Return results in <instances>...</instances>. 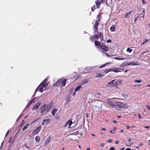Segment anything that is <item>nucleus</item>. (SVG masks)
Returning <instances> with one entry per match:
<instances>
[{
	"label": "nucleus",
	"mask_w": 150,
	"mask_h": 150,
	"mask_svg": "<svg viewBox=\"0 0 150 150\" xmlns=\"http://www.w3.org/2000/svg\"><path fill=\"white\" fill-rule=\"evenodd\" d=\"M123 96L125 98H126L127 97H128V96L127 95V94H125L123 95Z\"/></svg>",
	"instance_id": "nucleus-47"
},
{
	"label": "nucleus",
	"mask_w": 150,
	"mask_h": 150,
	"mask_svg": "<svg viewBox=\"0 0 150 150\" xmlns=\"http://www.w3.org/2000/svg\"><path fill=\"white\" fill-rule=\"evenodd\" d=\"M100 2L101 4H103L106 2V4L108 5V3L106 0H101V2Z\"/></svg>",
	"instance_id": "nucleus-33"
},
{
	"label": "nucleus",
	"mask_w": 150,
	"mask_h": 150,
	"mask_svg": "<svg viewBox=\"0 0 150 150\" xmlns=\"http://www.w3.org/2000/svg\"><path fill=\"white\" fill-rule=\"evenodd\" d=\"M24 123V120H23L21 122V124L19 125V127H21L23 125Z\"/></svg>",
	"instance_id": "nucleus-40"
},
{
	"label": "nucleus",
	"mask_w": 150,
	"mask_h": 150,
	"mask_svg": "<svg viewBox=\"0 0 150 150\" xmlns=\"http://www.w3.org/2000/svg\"><path fill=\"white\" fill-rule=\"evenodd\" d=\"M93 36L94 37L95 39L98 40V39L99 38L98 36L97 35H94Z\"/></svg>",
	"instance_id": "nucleus-38"
},
{
	"label": "nucleus",
	"mask_w": 150,
	"mask_h": 150,
	"mask_svg": "<svg viewBox=\"0 0 150 150\" xmlns=\"http://www.w3.org/2000/svg\"><path fill=\"white\" fill-rule=\"evenodd\" d=\"M81 87V86L80 85L77 86L75 89V92L79 91Z\"/></svg>",
	"instance_id": "nucleus-19"
},
{
	"label": "nucleus",
	"mask_w": 150,
	"mask_h": 150,
	"mask_svg": "<svg viewBox=\"0 0 150 150\" xmlns=\"http://www.w3.org/2000/svg\"><path fill=\"white\" fill-rule=\"evenodd\" d=\"M109 64V63H105V64H103V65H101V66H100V67H99V68H103V67H105V66L106 64Z\"/></svg>",
	"instance_id": "nucleus-39"
},
{
	"label": "nucleus",
	"mask_w": 150,
	"mask_h": 150,
	"mask_svg": "<svg viewBox=\"0 0 150 150\" xmlns=\"http://www.w3.org/2000/svg\"><path fill=\"white\" fill-rule=\"evenodd\" d=\"M40 86H39L37 88H36V89L35 90V92L36 93L37 92V90L38 89V88H39V87H40Z\"/></svg>",
	"instance_id": "nucleus-57"
},
{
	"label": "nucleus",
	"mask_w": 150,
	"mask_h": 150,
	"mask_svg": "<svg viewBox=\"0 0 150 150\" xmlns=\"http://www.w3.org/2000/svg\"><path fill=\"white\" fill-rule=\"evenodd\" d=\"M132 11H131L126 13L124 16V18H129L130 16V15L132 13Z\"/></svg>",
	"instance_id": "nucleus-9"
},
{
	"label": "nucleus",
	"mask_w": 150,
	"mask_h": 150,
	"mask_svg": "<svg viewBox=\"0 0 150 150\" xmlns=\"http://www.w3.org/2000/svg\"><path fill=\"white\" fill-rule=\"evenodd\" d=\"M125 149V148L122 147V148H121L120 149V150H124Z\"/></svg>",
	"instance_id": "nucleus-64"
},
{
	"label": "nucleus",
	"mask_w": 150,
	"mask_h": 150,
	"mask_svg": "<svg viewBox=\"0 0 150 150\" xmlns=\"http://www.w3.org/2000/svg\"><path fill=\"white\" fill-rule=\"evenodd\" d=\"M9 130H8L7 131V132H6V134L5 135V137H6V136L8 135V134L9 133Z\"/></svg>",
	"instance_id": "nucleus-51"
},
{
	"label": "nucleus",
	"mask_w": 150,
	"mask_h": 150,
	"mask_svg": "<svg viewBox=\"0 0 150 150\" xmlns=\"http://www.w3.org/2000/svg\"><path fill=\"white\" fill-rule=\"evenodd\" d=\"M131 149L129 148H128L126 149L125 150H130Z\"/></svg>",
	"instance_id": "nucleus-60"
},
{
	"label": "nucleus",
	"mask_w": 150,
	"mask_h": 150,
	"mask_svg": "<svg viewBox=\"0 0 150 150\" xmlns=\"http://www.w3.org/2000/svg\"><path fill=\"white\" fill-rule=\"evenodd\" d=\"M60 82L59 81V79L58 81H57L56 83L54 84V86H59L60 84Z\"/></svg>",
	"instance_id": "nucleus-17"
},
{
	"label": "nucleus",
	"mask_w": 150,
	"mask_h": 150,
	"mask_svg": "<svg viewBox=\"0 0 150 150\" xmlns=\"http://www.w3.org/2000/svg\"><path fill=\"white\" fill-rule=\"evenodd\" d=\"M86 117L88 118V113H86Z\"/></svg>",
	"instance_id": "nucleus-62"
},
{
	"label": "nucleus",
	"mask_w": 150,
	"mask_h": 150,
	"mask_svg": "<svg viewBox=\"0 0 150 150\" xmlns=\"http://www.w3.org/2000/svg\"><path fill=\"white\" fill-rule=\"evenodd\" d=\"M129 63L130 65L135 66L138 65V64L135 63L134 62H130Z\"/></svg>",
	"instance_id": "nucleus-26"
},
{
	"label": "nucleus",
	"mask_w": 150,
	"mask_h": 150,
	"mask_svg": "<svg viewBox=\"0 0 150 150\" xmlns=\"http://www.w3.org/2000/svg\"><path fill=\"white\" fill-rule=\"evenodd\" d=\"M43 120L44 122H45V124H46L50 121V119H44Z\"/></svg>",
	"instance_id": "nucleus-24"
},
{
	"label": "nucleus",
	"mask_w": 150,
	"mask_h": 150,
	"mask_svg": "<svg viewBox=\"0 0 150 150\" xmlns=\"http://www.w3.org/2000/svg\"><path fill=\"white\" fill-rule=\"evenodd\" d=\"M71 98L70 96H68L66 98V100L67 102H69L70 101Z\"/></svg>",
	"instance_id": "nucleus-31"
},
{
	"label": "nucleus",
	"mask_w": 150,
	"mask_h": 150,
	"mask_svg": "<svg viewBox=\"0 0 150 150\" xmlns=\"http://www.w3.org/2000/svg\"><path fill=\"white\" fill-rule=\"evenodd\" d=\"M58 109L57 108H54L53 109V110L51 111V113L52 114V115L53 116H54L55 115V113L57 112L58 111Z\"/></svg>",
	"instance_id": "nucleus-14"
},
{
	"label": "nucleus",
	"mask_w": 150,
	"mask_h": 150,
	"mask_svg": "<svg viewBox=\"0 0 150 150\" xmlns=\"http://www.w3.org/2000/svg\"><path fill=\"white\" fill-rule=\"evenodd\" d=\"M111 42V39H109L107 40L108 43H110Z\"/></svg>",
	"instance_id": "nucleus-49"
},
{
	"label": "nucleus",
	"mask_w": 150,
	"mask_h": 150,
	"mask_svg": "<svg viewBox=\"0 0 150 150\" xmlns=\"http://www.w3.org/2000/svg\"><path fill=\"white\" fill-rule=\"evenodd\" d=\"M142 1L143 4H144L145 3V1H144V0H141Z\"/></svg>",
	"instance_id": "nucleus-61"
},
{
	"label": "nucleus",
	"mask_w": 150,
	"mask_h": 150,
	"mask_svg": "<svg viewBox=\"0 0 150 150\" xmlns=\"http://www.w3.org/2000/svg\"><path fill=\"white\" fill-rule=\"evenodd\" d=\"M33 102V103H34V102H35L34 99V98L32 100H30V101L29 102V103H30L31 104Z\"/></svg>",
	"instance_id": "nucleus-43"
},
{
	"label": "nucleus",
	"mask_w": 150,
	"mask_h": 150,
	"mask_svg": "<svg viewBox=\"0 0 150 150\" xmlns=\"http://www.w3.org/2000/svg\"><path fill=\"white\" fill-rule=\"evenodd\" d=\"M101 130H105L106 129L105 128H102L101 129Z\"/></svg>",
	"instance_id": "nucleus-63"
},
{
	"label": "nucleus",
	"mask_w": 150,
	"mask_h": 150,
	"mask_svg": "<svg viewBox=\"0 0 150 150\" xmlns=\"http://www.w3.org/2000/svg\"><path fill=\"white\" fill-rule=\"evenodd\" d=\"M127 51V52H128L129 53L131 52L132 51V50L131 49H130L129 48H128L126 50Z\"/></svg>",
	"instance_id": "nucleus-37"
},
{
	"label": "nucleus",
	"mask_w": 150,
	"mask_h": 150,
	"mask_svg": "<svg viewBox=\"0 0 150 150\" xmlns=\"http://www.w3.org/2000/svg\"><path fill=\"white\" fill-rule=\"evenodd\" d=\"M138 17H139L138 16H137V17H136L135 18V20H134V22L135 23L136 21L138 19Z\"/></svg>",
	"instance_id": "nucleus-50"
},
{
	"label": "nucleus",
	"mask_w": 150,
	"mask_h": 150,
	"mask_svg": "<svg viewBox=\"0 0 150 150\" xmlns=\"http://www.w3.org/2000/svg\"><path fill=\"white\" fill-rule=\"evenodd\" d=\"M139 16H140V18H139V19H140L141 20H142V21H143V20H144V18H143V17H142V15H140V14L139 15Z\"/></svg>",
	"instance_id": "nucleus-42"
},
{
	"label": "nucleus",
	"mask_w": 150,
	"mask_h": 150,
	"mask_svg": "<svg viewBox=\"0 0 150 150\" xmlns=\"http://www.w3.org/2000/svg\"><path fill=\"white\" fill-rule=\"evenodd\" d=\"M142 80L141 79H139L138 80H135L134 82L135 83H140L141 82Z\"/></svg>",
	"instance_id": "nucleus-32"
},
{
	"label": "nucleus",
	"mask_w": 150,
	"mask_h": 150,
	"mask_svg": "<svg viewBox=\"0 0 150 150\" xmlns=\"http://www.w3.org/2000/svg\"><path fill=\"white\" fill-rule=\"evenodd\" d=\"M113 71L112 69L111 68V69H106L105 70V72L106 73H108V72H109V71Z\"/></svg>",
	"instance_id": "nucleus-22"
},
{
	"label": "nucleus",
	"mask_w": 150,
	"mask_h": 150,
	"mask_svg": "<svg viewBox=\"0 0 150 150\" xmlns=\"http://www.w3.org/2000/svg\"><path fill=\"white\" fill-rule=\"evenodd\" d=\"M59 81L62 87L65 86L67 81L66 79L61 78L59 79Z\"/></svg>",
	"instance_id": "nucleus-6"
},
{
	"label": "nucleus",
	"mask_w": 150,
	"mask_h": 150,
	"mask_svg": "<svg viewBox=\"0 0 150 150\" xmlns=\"http://www.w3.org/2000/svg\"><path fill=\"white\" fill-rule=\"evenodd\" d=\"M126 127L127 129H129L130 127L129 126H126Z\"/></svg>",
	"instance_id": "nucleus-55"
},
{
	"label": "nucleus",
	"mask_w": 150,
	"mask_h": 150,
	"mask_svg": "<svg viewBox=\"0 0 150 150\" xmlns=\"http://www.w3.org/2000/svg\"><path fill=\"white\" fill-rule=\"evenodd\" d=\"M31 105V103L28 102V103L27 104V108L29 107Z\"/></svg>",
	"instance_id": "nucleus-48"
},
{
	"label": "nucleus",
	"mask_w": 150,
	"mask_h": 150,
	"mask_svg": "<svg viewBox=\"0 0 150 150\" xmlns=\"http://www.w3.org/2000/svg\"><path fill=\"white\" fill-rule=\"evenodd\" d=\"M51 136H49L47 139L46 141L45 142L44 144L45 145L49 143L50 141L51 140Z\"/></svg>",
	"instance_id": "nucleus-11"
},
{
	"label": "nucleus",
	"mask_w": 150,
	"mask_h": 150,
	"mask_svg": "<svg viewBox=\"0 0 150 150\" xmlns=\"http://www.w3.org/2000/svg\"><path fill=\"white\" fill-rule=\"evenodd\" d=\"M40 117H39V118H38L37 119V120H35L33 121L32 122V123H35V122H36V121H37L38 120L40 119Z\"/></svg>",
	"instance_id": "nucleus-44"
},
{
	"label": "nucleus",
	"mask_w": 150,
	"mask_h": 150,
	"mask_svg": "<svg viewBox=\"0 0 150 150\" xmlns=\"http://www.w3.org/2000/svg\"><path fill=\"white\" fill-rule=\"evenodd\" d=\"M35 139L37 142H39L40 140V138L38 136H37L35 137Z\"/></svg>",
	"instance_id": "nucleus-25"
},
{
	"label": "nucleus",
	"mask_w": 150,
	"mask_h": 150,
	"mask_svg": "<svg viewBox=\"0 0 150 150\" xmlns=\"http://www.w3.org/2000/svg\"><path fill=\"white\" fill-rule=\"evenodd\" d=\"M90 39L91 41L92 42L93 41L95 40L94 38L93 35L92 36H91V37L90 38Z\"/></svg>",
	"instance_id": "nucleus-36"
},
{
	"label": "nucleus",
	"mask_w": 150,
	"mask_h": 150,
	"mask_svg": "<svg viewBox=\"0 0 150 150\" xmlns=\"http://www.w3.org/2000/svg\"><path fill=\"white\" fill-rule=\"evenodd\" d=\"M42 86L39 88V91L41 92H43V88L44 87H45V85H41Z\"/></svg>",
	"instance_id": "nucleus-20"
},
{
	"label": "nucleus",
	"mask_w": 150,
	"mask_h": 150,
	"mask_svg": "<svg viewBox=\"0 0 150 150\" xmlns=\"http://www.w3.org/2000/svg\"><path fill=\"white\" fill-rule=\"evenodd\" d=\"M95 9V6L94 5L93 7H91V11L92 12H93L94 10V9Z\"/></svg>",
	"instance_id": "nucleus-41"
},
{
	"label": "nucleus",
	"mask_w": 150,
	"mask_h": 150,
	"mask_svg": "<svg viewBox=\"0 0 150 150\" xmlns=\"http://www.w3.org/2000/svg\"><path fill=\"white\" fill-rule=\"evenodd\" d=\"M117 107L120 108H127L128 107V105L127 103L118 102Z\"/></svg>",
	"instance_id": "nucleus-3"
},
{
	"label": "nucleus",
	"mask_w": 150,
	"mask_h": 150,
	"mask_svg": "<svg viewBox=\"0 0 150 150\" xmlns=\"http://www.w3.org/2000/svg\"><path fill=\"white\" fill-rule=\"evenodd\" d=\"M116 127H114L112 130H111L110 131V133L112 134H114L115 133V131L116 130Z\"/></svg>",
	"instance_id": "nucleus-21"
},
{
	"label": "nucleus",
	"mask_w": 150,
	"mask_h": 150,
	"mask_svg": "<svg viewBox=\"0 0 150 150\" xmlns=\"http://www.w3.org/2000/svg\"><path fill=\"white\" fill-rule=\"evenodd\" d=\"M125 66H129L130 65H129V63H126V64H125Z\"/></svg>",
	"instance_id": "nucleus-54"
},
{
	"label": "nucleus",
	"mask_w": 150,
	"mask_h": 150,
	"mask_svg": "<svg viewBox=\"0 0 150 150\" xmlns=\"http://www.w3.org/2000/svg\"><path fill=\"white\" fill-rule=\"evenodd\" d=\"M112 141V140L111 139H109L107 141V142L109 143H111Z\"/></svg>",
	"instance_id": "nucleus-45"
},
{
	"label": "nucleus",
	"mask_w": 150,
	"mask_h": 150,
	"mask_svg": "<svg viewBox=\"0 0 150 150\" xmlns=\"http://www.w3.org/2000/svg\"><path fill=\"white\" fill-rule=\"evenodd\" d=\"M29 124L28 123L22 129V131H25L26 129H27L28 127V126L29 125Z\"/></svg>",
	"instance_id": "nucleus-23"
},
{
	"label": "nucleus",
	"mask_w": 150,
	"mask_h": 150,
	"mask_svg": "<svg viewBox=\"0 0 150 150\" xmlns=\"http://www.w3.org/2000/svg\"><path fill=\"white\" fill-rule=\"evenodd\" d=\"M110 150H115V149L114 147H111L110 148Z\"/></svg>",
	"instance_id": "nucleus-52"
},
{
	"label": "nucleus",
	"mask_w": 150,
	"mask_h": 150,
	"mask_svg": "<svg viewBox=\"0 0 150 150\" xmlns=\"http://www.w3.org/2000/svg\"><path fill=\"white\" fill-rule=\"evenodd\" d=\"M114 80H113L110 82L108 83V84H110L112 85V86L110 87L111 88L112 87H116L117 85H118V83H119L120 81H117L115 83H113V82L114 81Z\"/></svg>",
	"instance_id": "nucleus-7"
},
{
	"label": "nucleus",
	"mask_w": 150,
	"mask_h": 150,
	"mask_svg": "<svg viewBox=\"0 0 150 150\" xmlns=\"http://www.w3.org/2000/svg\"><path fill=\"white\" fill-rule=\"evenodd\" d=\"M51 104H50V103H49L47 105L46 104V106H45L46 109L47 110V112L48 111H49L50 108H51Z\"/></svg>",
	"instance_id": "nucleus-13"
},
{
	"label": "nucleus",
	"mask_w": 150,
	"mask_h": 150,
	"mask_svg": "<svg viewBox=\"0 0 150 150\" xmlns=\"http://www.w3.org/2000/svg\"><path fill=\"white\" fill-rule=\"evenodd\" d=\"M142 13H140V15H142V17L143 18H144L145 13V10H143L142 11Z\"/></svg>",
	"instance_id": "nucleus-29"
},
{
	"label": "nucleus",
	"mask_w": 150,
	"mask_h": 150,
	"mask_svg": "<svg viewBox=\"0 0 150 150\" xmlns=\"http://www.w3.org/2000/svg\"><path fill=\"white\" fill-rule=\"evenodd\" d=\"M110 30L111 31L114 32L115 31V26L114 25H112L110 28Z\"/></svg>",
	"instance_id": "nucleus-16"
},
{
	"label": "nucleus",
	"mask_w": 150,
	"mask_h": 150,
	"mask_svg": "<svg viewBox=\"0 0 150 150\" xmlns=\"http://www.w3.org/2000/svg\"><path fill=\"white\" fill-rule=\"evenodd\" d=\"M95 45L96 46H99L101 47V45L100 42L97 41H95L94 42Z\"/></svg>",
	"instance_id": "nucleus-15"
},
{
	"label": "nucleus",
	"mask_w": 150,
	"mask_h": 150,
	"mask_svg": "<svg viewBox=\"0 0 150 150\" xmlns=\"http://www.w3.org/2000/svg\"><path fill=\"white\" fill-rule=\"evenodd\" d=\"M46 104H44L41 108V113L42 115H43L44 112L46 111Z\"/></svg>",
	"instance_id": "nucleus-8"
},
{
	"label": "nucleus",
	"mask_w": 150,
	"mask_h": 150,
	"mask_svg": "<svg viewBox=\"0 0 150 150\" xmlns=\"http://www.w3.org/2000/svg\"><path fill=\"white\" fill-rule=\"evenodd\" d=\"M100 48L103 50V52H107L108 51V47L106 46L103 43L102 44Z\"/></svg>",
	"instance_id": "nucleus-5"
},
{
	"label": "nucleus",
	"mask_w": 150,
	"mask_h": 150,
	"mask_svg": "<svg viewBox=\"0 0 150 150\" xmlns=\"http://www.w3.org/2000/svg\"><path fill=\"white\" fill-rule=\"evenodd\" d=\"M95 4L96 5V8H100V2L99 0H96L95 1Z\"/></svg>",
	"instance_id": "nucleus-12"
},
{
	"label": "nucleus",
	"mask_w": 150,
	"mask_h": 150,
	"mask_svg": "<svg viewBox=\"0 0 150 150\" xmlns=\"http://www.w3.org/2000/svg\"><path fill=\"white\" fill-rule=\"evenodd\" d=\"M146 107L148 110H150V107L149 105H146Z\"/></svg>",
	"instance_id": "nucleus-53"
},
{
	"label": "nucleus",
	"mask_w": 150,
	"mask_h": 150,
	"mask_svg": "<svg viewBox=\"0 0 150 150\" xmlns=\"http://www.w3.org/2000/svg\"><path fill=\"white\" fill-rule=\"evenodd\" d=\"M42 125H45V122H44V120L43 121V122L42 123Z\"/></svg>",
	"instance_id": "nucleus-58"
},
{
	"label": "nucleus",
	"mask_w": 150,
	"mask_h": 150,
	"mask_svg": "<svg viewBox=\"0 0 150 150\" xmlns=\"http://www.w3.org/2000/svg\"><path fill=\"white\" fill-rule=\"evenodd\" d=\"M149 40L144 39L143 40V42L141 44V45L144 44L145 43H146Z\"/></svg>",
	"instance_id": "nucleus-28"
},
{
	"label": "nucleus",
	"mask_w": 150,
	"mask_h": 150,
	"mask_svg": "<svg viewBox=\"0 0 150 150\" xmlns=\"http://www.w3.org/2000/svg\"><path fill=\"white\" fill-rule=\"evenodd\" d=\"M103 75L101 74H98L96 77V78H99L100 77H103Z\"/></svg>",
	"instance_id": "nucleus-30"
},
{
	"label": "nucleus",
	"mask_w": 150,
	"mask_h": 150,
	"mask_svg": "<svg viewBox=\"0 0 150 150\" xmlns=\"http://www.w3.org/2000/svg\"><path fill=\"white\" fill-rule=\"evenodd\" d=\"M98 37H100V38L101 39L102 38H103V33H98Z\"/></svg>",
	"instance_id": "nucleus-27"
},
{
	"label": "nucleus",
	"mask_w": 150,
	"mask_h": 150,
	"mask_svg": "<svg viewBox=\"0 0 150 150\" xmlns=\"http://www.w3.org/2000/svg\"><path fill=\"white\" fill-rule=\"evenodd\" d=\"M112 71H114V72H116V73H117V72H119V71H118V70H117V69H114L113 70V69Z\"/></svg>",
	"instance_id": "nucleus-46"
},
{
	"label": "nucleus",
	"mask_w": 150,
	"mask_h": 150,
	"mask_svg": "<svg viewBox=\"0 0 150 150\" xmlns=\"http://www.w3.org/2000/svg\"><path fill=\"white\" fill-rule=\"evenodd\" d=\"M42 128L41 125L39 127H37L34 130L33 132V134L34 135L38 134L39 132L40 131Z\"/></svg>",
	"instance_id": "nucleus-4"
},
{
	"label": "nucleus",
	"mask_w": 150,
	"mask_h": 150,
	"mask_svg": "<svg viewBox=\"0 0 150 150\" xmlns=\"http://www.w3.org/2000/svg\"><path fill=\"white\" fill-rule=\"evenodd\" d=\"M107 103L112 108H113L114 106H117L118 103V102H116L114 100L109 99L107 100Z\"/></svg>",
	"instance_id": "nucleus-2"
},
{
	"label": "nucleus",
	"mask_w": 150,
	"mask_h": 150,
	"mask_svg": "<svg viewBox=\"0 0 150 150\" xmlns=\"http://www.w3.org/2000/svg\"><path fill=\"white\" fill-rule=\"evenodd\" d=\"M89 81V80L88 79H85L83 80V82L84 83H85Z\"/></svg>",
	"instance_id": "nucleus-35"
},
{
	"label": "nucleus",
	"mask_w": 150,
	"mask_h": 150,
	"mask_svg": "<svg viewBox=\"0 0 150 150\" xmlns=\"http://www.w3.org/2000/svg\"><path fill=\"white\" fill-rule=\"evenodd\" d=\"M48 81V79L47 78L45 79L40 83V84L39 85V86H40V85H45V86H46L47 84H46V83L47 81Z\"/></svg>",
	"instance_id": "nucleus-10"
},
{
	"label": "nucleus",
	"mask_w": 150,
	"mask_h": 150,
	"mask_svg": "<svg viewBox=\"0 0 150 150\" xmlns=\"http://www.w3.org/2000/svg\"><path fill=\"white\" fill-rule=\"evenodd\" d=\"M39 105H36L35 106H34L33 108V110H34L35 109H38L39 107Z\"/></svg>",
	"instance_id": "nucleus-34"
},
{
	"label": "nucleus",
	"mask_w": 150,
	"mask_h": 150,
	"mask_svg": "<svg viewBox=\"0 0 150 150\" xmlns=\"http://www.w3.org/2000/svg\"><path fill=\"white\" fill-rule=\"evenodd\" d=\"M150 127V126H145L144 127V128H146L148 129Z\"/></svg>",
	"instance_id": "nucleus-59"
},
{
	"label": "nucleus",
	"mask_w": 150,
	"mask_h": 150,
	"mask_svg": "<svg viewBox=\"0 0 150 150\" xmlns=\"http://www.w3.org/2000/svg\"><path fill=\"white\" fill-rule=\"evenodd\" d=\"M101 14L100 13L98 14L96 18L98 19L96 21L93 27V29L94 30V32H96L97 31L99 23L100 22V20L101 19Z\"/></svg>",
	"instance_id": "nucleus-1"
},
{
	"label": "nucleus",
	"mask_w": 150,
	"mask_h": 150,
	"mask_svg": "<svg viewBox=\"0 0 150 150\" xmlns=\"http://www.w3.org/2000/svg\"><path fill=\"white\" fill-rule=\"evenodd\" d=\"M72 119H71L70 120H68L67 122L69 125V126H70L72 124L73 122L71 120Z\"/></svg>",
	"instance_id": "nucleus-18"
},
{
	"label": "nucleus",
	"mask_w": 150,
	"mask_h": 150,
	"mask_svg": "<svg viewBox=\"0 0 150 150\" xmlns=\"http://www.w3.org/2000/svg\"><path fill=\"white\" fill-rule=\"evenodd\" d=\"M104 144L103 143H101L100 144V146L101 147H103L104 146Z\"/></svg>",
	"instance_id": "nucleus-56"
}]
</instances>
